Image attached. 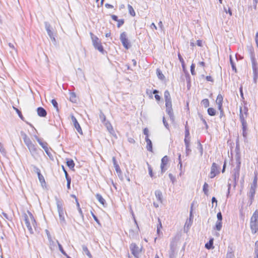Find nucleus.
Returning a JSON list of instances; mask_svg holds the SVG:
<instances>
[{
  "label": "nucleus",
  "mask_w": 258,
  "mask_h": 258,
  "mask_svg": "<svg viewBox=\"0 0 258 258\" xmlns=\"http://www.w3.org/2000/svg\"><path fill=\"white\" fill-rule=\"evenodd\" d=\"M24 221L30 233L33 232V230L36 229L37 226L36 222L30 212H27L24 214Z\"/></svg>",
  "instance_id": "1"
},
{
  "label": "nucleus",
  "mask_w": 258,
  "mask_h": 258,
  "mask_svg": "<svg viewBox=\"0 0 258 258\" xmlns=\"http://www.w3.org/2000/svg\"><path fill=\"white\" fill-rule=\"evenodd\" d=\"M250 228L253 234L258 231V210L254 212L250 218Z\"/></svg>",
  "instance_id": "2"
},
{
  "label": "nucleus",
  "mask_w": 258,
  "mask_h": 258,
  "mask_svg": "<svg viewBox=\"0 0 258 258\" xmlns=\"http://www.w3.org/2000/svg\"><path fill=\"white\" fill-rule=\"evenodd\" d=\"M90 35L94 47L100 52L103 53L104 50L100 39L92 33H90Z\"/></svg>",
  "instance_id": "3"
},
{
  "label": "nucleus",
  "mask_w": 258,
  "mask_h": 258,
  "mask_svg": "<svg viewBox=\"0 0 258 258\" xmlns=\"http://www.w3.org/2000/svg\"><path fill=\"white\" fill-rule=\"evenodd\" d=\"M21 134L24 142L28 148L29 151L31 152L36 151V148H35V145L32 143L28 136L24 132H21Z\"/></svg>",
  "instance_id": "4"
},
{
  "label": "nucleus",
  "mask_w": 258,
  "mask_h": 258,
  "mask_svg": "<svg viewBox=\"0 0 258 258\" xmlns=\"http://www.w3.org/2000/svg\"><path fill=\"white\" fill-rule=\"evenodd\" d=\"M130 249L132 253L136 257H139V254L142 251V248L139 247L136 243H133L130 245Z\"/></svg>",
  "instance_id": "5"
},
{
  "label": "nucleus",
  "mask_w": 258,
  "mask_h": 258,
  "mask_svg": "<svg viewBox=\"0 0 258 258\" xmlns=\"http://www.w3.org/2000/svg\"><path fill=\"white\" fill-rule=\"evenodd\" d=\"M220 173L218 165L215 163H213L211 167L210 177L213 178Z\"/></svg>",
  "instance_id": "6"
},
{
  "label": "nucleus",
  "mask_w": 258,
  "mask_h": 258,
  "mask_svg": "<svg viewBox=\"0 0 258 258\" xmlns=\"http://www.w3.org/2000/svg\"><path fill=\"white\" fill-rule=\"evenodd\" d=\"M165 102L166 111L170 117H172L173 116V110L172 108V101L170 100Z\"/></svg>",
  "instance_id": "7"
},
{
  "label": "nucleus",
  "mask_w": 258,
  "mask_h": 258,
  "mask_svg": "<svg viewBox=\"0 0 258 258\" xmlns=\"http://www.w3.org/2000/svg\"><path fill=\"white\" fill-rule=\"evenodd\" d=\"M120 40L122 43L123 46L126 48L128 49L130 47V43L128 41L126 34L125 32H122L120 36Z\"/></svg>",
  "instance_id": "8"
},
{
  "label": "nucleus",
  "mask_w": 258,
  "mask_h": 258,
  "mask_svg": "<svg viewBox=\"0 0 258 258\" xmlns=\"http://www.w3.org/2000/svg\"><path fill=\"white\" fill-rule=\"evenodd\" d=\"M169 158L167 156H164L161 159V163L160 165L161 172L163 173L166 170V166L168 164Z\"/></svg>",
  "instance_id": "9"
},
{
  "label": "nucleus",
  "mask_w": 258,
  "mask_h": 258,
  "mask_svg": "<svg viewBox=\"0 0 258 258\" xmlns=\"http://www.w3.org/2000/svg\"><path fill=\"white\" fill-rule=\"evenodd\" d=\"M71 119L73 122L75 127L77 130L78 132L81 134H82L83 132H82V128H81L79 122H78L76 118L74 115H72L71 116Z\"/></svg>",
  "instance_id": "10"
},
{
  "label": "nucleus",
  "mask_w": 258,
  "mask_h": 258,
  "mask_svg": "<svg viewBox=\"0 0 258 258\" xmlns=\"http://www.w3.org/2000/svg\"><path fill=\"white\" fill-rule=\"evenodd\" d=\"M223 100V96L220 94H218L216 100V102L218 106L219 109L221 111L222 110Z\"/></svg>",
  "instance_id": "11"
},
{
  "label": "nucleus",
  "mask_w": 258,
  "mask_h": 258,
  "mask_svg": "<svg viewBox=\"0 0 258 258\" xmlns=\"http://www.w3.org/2000/svg\"><path fill=\"white\" fill-rule=\"evenodd\" d=\"M37 114L40 117H45L47 115L46 110L42 107H39L37 109Z\"/></svg>",
  "instance_id": "12"
},
{
  "label": "nucleus",
  "mask_w": 258,
  "mask_h": 258,
  "mask_svg": "<svg viewBox=\"0 0 258 258\" xmlns=\"http://www.w3.org/2000/svg\"><path fill=\"white\" fill-rule=\"evenodd\" d=\"M58 213L60 220L62 222H64L65 221V214H66V212H64L63 209L61 207L58 208Z\"/></svg>",
  "instance_id": "13"
},
{
  "label": "nucleus",
  "mask_w": 258,
  "mask_h": 258,
  "mask_svg": "<svg viewBox=\"0 0 258 258\" xmlns=\"http://www.w3.org/2000/svg\"><path fill=\"white\" fill-rule=\"evenodd\" d=\"M240 120L242 123L243 131H246V122L244 119V116L242 113V111L241 109L240 113Z\"/></svg>",
  "instance_id": "14"
},
{
  "label": "nucleus",
  "mask_w": 258,
  "mask_h": 258,
  "mask_svg": "<svg viewBox=\"0 0 258 258\" xmlns=\"http://www.w3.org/2000/svg\"><path fill=\"white\" fill-rule=\"evenodd\" d=\"M36 173L38 175V179L40 182V183L42 184L45 183V181L44 176L41 174L40 170L39 169H36Z\"/></svg>",
  "instance_id": "15"
},
{
  "label": "nucleus",
  "mask_w": 258,
  "mask_h": 258,
  "mask_svg": "<svg viewBox=\"0 0 258 258\" xmlns=\"http://www.w3.org/2000/svg\"><path fill=\"white\" fill-rule=\"evenodd\" d=\"M145 141L147 143V149L150 152H153L152 143L149 138H145Z\"/></svg>",
  "instance_id": "16"
},
{
  "label": "nucleus",
  "mask_w": 258,
  "mask_h": 258,
  "mask_svg": "<svg viewBox=\"0 0 258 258\" xmlns=\"http://www.w3.org/2000/svg\"><path fill=\"white\" fill-rule=\"evenodd\" d=\"M37 140L41 146L43 148L45 151L47 153L48 148L47 147V144L46 143L42 142L39 138H37Z\"/></svg>",
  "instance_id": "17"
},
{
  "label": "nucleus",
  "mask_w": 258,
  "mask_h": 258,
  "mask_svg": "<svg viewBox=\"0 0 258 258\" xmlns=\"http://www.w3.org/2000/svg\"><path fill=\"white\" fill-rule=\"evenodd\" d=\"M67 165L70 169H74L75 165L74 161L71 159H67Z\"/></svg>",
  "instance_id": "18"
},
{
  "label": "nucleus",
  "mask_w": 258,
  "mask_h": 258,
  "mask_svg": "<svg viewBox=\"0 0 258 258\" xmlns=\"http://www.w3.org/2000/svg\"><path fill=\"white\" fill-rule=\"evenodd\" d=\"M222 227V221H217L216 222V225L214 227V229L216 230L217 231H220V230H221Z\"/></svg>",
  "instance_id": "19"
},
{
  "label": "nucleus",
  "mask_w": 258,
  "mask_h": 258,
  "mask_svg": "<svg viewBox=\"0 0 258 258\" xmlns=\"http://www.w3.org/2000/svg\"><path fill=\"white\" fill-rule=\"evenodd\" d=\"M127 8H128V12H129L130 14L132 16L135 17L136 16V13H135V11L133 8V7L131 5H128Z\"/></svg>",
  "instance_id": "20"
},
{
  "label": "nucleus",
  "mask_w": 258,
  "mask_h": 258,
  "mask_svg": "<svg viewBox=\"0 0 258 258\" xmlns=\"http://www.w3.org/2000/svg\"><path fill=\"white\" fill-rule=\"evenodd\" d=\"M48 239H49V247L51 249H52L54 248V247L55 246V242L54 241H53L52 240L50 235H48Z\"/></svg>",
  "instance_id": "21"
},
{
  "label": "nucleus",
  "mask_w": 258,
  "mask_h": 258,
  "mask_svg": "<svg viewBox=\"0 0 258 258\" xmlns=\"http://www.w3.org/2000/svg\"><path fill=\"white\" fill-rule=\"evenodd\" d=\"M96 197L101 204H102V205H104L105 204V200L103 198L101 195L98 194L96 195Z\"/></svg>",
  "instance_id": "22"
},
{
  "label": "nucleus",
  "mask_w": 258,
  "mask_h": 258,
  "mask_svg": "<svg viewBox=\"0 0 258 258\" xmlns=\"http://www.w3.org/2000/svg\"><path fill=\"white\" fill-rule=\"evenodd\" d=\"M208 113L210 116H214L216 114V110L212 107L209 108L207 110Z\"/></svg>",
  "instance_id": "23"
},
{
  "label": "nucleus",
  "mask_w": 258,
  "mask_h": 258,
  "mask_svg": "<svg viewBox=\"0 0 258 258\" xmlns=\"http://www.w3.org/2000/svg\"><path fill=\"white\" fill-rule=\"evenodd\" d=\"M83 250L84 251V252L89 257V258H92V255L90 253V252L89 251L88 248H87V246H83Z\"/></svg>",
  "instance_id": "24"
},
{
  "label": "nucleus",
  "mask_w": 258,
  "mask_h": 258,
  "mask_svg": "<svg viewBox=\"0 0 258 258\" xmlns=\"http://www.w3.org/2000/svg\"><path fill=\"white\" fill-rule=\"evenodd\" d=\"M164 99L165 101L171 100L170 93L168 90L164 92Z\"/></svg>",
  "instance_id": "25"
},
{
  "label": "nucleus",
  "mask_w": 258,
  "mask_h": 258,
  "mask_svg": "<svg viewBox=\"0 0 258 258\" xmlns=\"http://www.w3.org/2000/svg\"><path fill=\"white\" fill-rule=\"evenodd\" d=\"M113 162H114V167H115L116 171L117 172L120 173L121 172V170L120 169L119 166L116 163V160H115L114 157L113 158Z\"/></svg>",
  "instance_id": "26"
},
{
  "label": "nucleus",
  "mask_w": 258,
  "mask_h": 258,
  "mask_svg": "<svg viewBox=\"0 0 258 258\" xmlns=\"http://www.w3.org/2000/svg\"><path fill=\"white\" fill-rule=\"evenodd\" d=\"M213 239L212 238L211 239L209 242L207 243L206 244H205V247L209 249H211V248L213 247Z\"/></svg>",
  "instance_id": "27"
},
{
  "label": "nucleus",
  "mask_w": 258,
  "mask_h": 258,
  "mask_svg": "<svg viewBox=\"0 0 258 258\" xmlns=\"http://www.w3.org/2000/svg\"><path fill=\"white\" fill-rule=\"evenodd\" d=\"M158 224L157 226V232L158 234H159L160 232V230L162 228V223L161 220L158 218Z\"/></svg>",
  "instance_id": "28"
},
{
  "label": "nucleus",
  "mask_w": 258,
  "mask_h": 258,
  "mask_svg": "<svg viewBox=\"0 0 258 258\" xmlns=\"http://www.w3.org/2000/svg\"><path fill=\"white\" fill-rule=\"evenodd\" d=\"M201 104L205 108H207L209 106V101L208 99H203L201 101Z\"/></svg>",
  "instance_id": "29"
},
{
  "label": "nucleus",
  "mask_w": 258,
  "mask_h": 258,
  "mask_svg": "<svg viewBox=\"0 0 258 258\" xmlns=\"http://www.w3.org/2000/svg\"><path fill=\"white\" fill-rule=\"evenodd\" d=\"M209 185L207 182H205L203 185V190L205 194L208 195Z\"/></svg>",
  "instance_id": "30"
},
{
  "label": "nucleus",
  "mask_w": 258,
  "mask_h": 258,
  "mask_svg": "<svg viewBox=\"0 0 258 258\" xmlns=\"http://www.w3.org/2000/svg\"><path fill=\"white\" fill-rule=\"evenodd\" d=\"M241 109L242 111V113L244 115V118L246 117L247 116V115L248 109L245 106H244L243 108H240V114L241 113Z\"/></svg>",
  "instance_id": "31"
},
{
  "label": "nucleus",
  "mask_w": 258,
  "mask_h": 258,
  "mask_svg": "<svg viewBox=\"0 0 258 258\" xmlns=\"http://www.w3.org/2000/svg\"><path fill=\"white\" fill-rule=\"evenodd\" d=\"M157 76H158V78L160 80H164V79L165 77L163 75V74L162 73L161 71L159 69H157Z\"/></svg>",
  "instance_id": "32"
},
{
  "label": "nucleus",
  "mask_w": 258,
  "mask_h": 258,
  "mask_svg": "<svg viewBox=\"0 0 258 258\" xmlns=\"http://www.w3.org/2000/svg\"><path fill=\"white\" fill-rule=\"evenodd\" d=\"M13 108L16 111V112L17 113V114L19 115V116L20 117V118L21 119H22V120H24V118L21 112L17 108H16L14 106H13Z\"/></svg>",
  "instance_id": "33"
},
{
  "label": "nucleus",
  "mask_w": 258,
  "mask_h": 258,
  "mask_svg": "<svg viewBox=\"0 0 258 258\" xmlns=\"http://www.w3.org/2000/svg\"><path fill=\"white\" fill-rule=\"evenodd\" d=\"M56 242L57 243L58 248L60 252L64 255H67L66 252L63 250L62 245L56 240Z\"/></svg>",
  "instance_id": "34"
},
{
  "label": "nucleus",
  "mask_w": 258,
  "mask_h": 258,
  "mask_svg": "<svg viewBox=\"0 0 258 258\" xmlns=\"http://www.w3.org/2000/svg\"><path fill=\"white\" fill-rule=\"evenodd\" d=\"M158 93V91H157V90H154L153 91V93L155 94V99L157 101H159L161 100V97L159 95L157 94V93Z\"/></svg>",
  "instance_id": "35"
},
{
  "label": "nucleus",
  "mask_w": 258,
  "mask_h": 258,
  "mask_svg": "<svg viewBox=\"0 0 258 258\" xmlns=\"http://www.w3.org/2000/svg\"><path fill=\"white\" fill-rule=\"evenodd\" d=\"M51 102L53 107L56 109L57 111H58V106L56 100L52 99Z\"/></svg>",
  "instance_id": "36"
},
{
  "label": "nucleus",
  "mask_w": 258,
  "mask_h": 258,
  "mask_svg": "<svg viewBox=\"0 0 258 258\" xmlns=\"http://www.w3.org/2000/svg\"><path fill=\"white\" fill-rule=\"evenodd\" d=\"M156 198H157L158 200L160 202H162V198H161V196H162V194L160 192H156Z\"/></svg>",
  "instance_id": "37"
},
{
  "label": "nucleus",
  "mask_w": 258,
  "mask_h": 258,
  "mask_svg": "<svg viewBox=\"0 0 258 258\" xmlns=\"http://www.w3.org/2000/svg\"><path fill=\"white\" fill-rule=\"evenodd\" d=\"M67 181V188L68 189L71 188V178L70 177H68L66 178Z\"/></svg>",
  "instance_id": "38"
},
{
  "label": "nucleus",
  "mask_w": 258,
  "mask_h": 258,
  "mask_svg": "<svg viewBox=\"0 0 258 258\" xmlns=\"http://www.w3.org/2000/svg\"><path fill=\"white\" fill-rule=\"evenodd\" d=\"M195 64L192 63L190 66V71H191V74L192 75H195L196 74L195 72Z\"/></svg>",
  "instance_id": "39"
},
{
  "label": "nucleus",
  "mask_w": 258,
  "mask_h": 258,
  "mask_svg": "<svg viewBox=\"0 0 258 258\" xmlns=\"http://www.w3.org/2000/svg\"><path fill=\"white\" fill-rule=\"evenodd\" d=\"M117 26L118 28H119L124 23V20L123 19L118 20V21H117Z\"/></svg>",
  "instance_id": "40"
},
{
  "label": "nucleus",
  "mask_w": 258,
  "mask_h": 258,
  "mask_svg": "<svg viewBox=\"0 0 258 258\" xmlns=\"http://www.w3.org/2000/svg\"><path fill=\"white\" fill-rule=\"evenodd\" d=\"M184 141L185 146H190V138H184Z\"/></svg>",
  "instance_id": "41"
},
{
  "label": "nucleus",
  "mask_w": 258,
  "mask_h": 258,
  "mask_svg": "<svg viewBox=\"0 0 258 258\" xmlns=\"http://www.w3.org/2000/svg\"><path fill=\"white\" fill-rule=\"evenodd\" d=\"M190 138L189 132L188 127L185 126V138Z\"/></svg>",
  "instance_id": "42"
},
{
  "label": "nucleus",
  "mask_w": 258,
  "mask_h": 258,
  "mask_svg": "<svg viewBox=\"0 0 258 258\" xmlns=\"http://www.w3.org/2000/svg\"><path fill=\"white\" fill-rule=\"evenodd\" d=\"M198 147H199V149L201 153V155H202L203 153V149L202 145L201 144V143L200 142H198Z\"/></svg>",
  "instance_id": "43"
},
{
  "label": "nucleus",
  "mask_w": 258,
  "mask_h": 258,
  "mask_svg": "<svg viewBox=\"0 0 258 258\" xmlns=\"http://www.w3.org/2000/svg\"><path fill=\"white\" fill-rule=\"evenodd\" d=\"M217 219H218L217 221H222V214H221V213L220 212L217 213Z\"/></svg>",
  "instance_id": "44"
},
{
  "label": "nucleus",
  "mask_w": 258,
  "mask_h": 258,
  "mask_svg": "<svg viewBox=\"0 0 258 258\" xmlns=\"http://www.w3.org/2000/svg\"><path fill=\"white\" fill-rule=\"evenodd\" d=\"M144 135L146 136L145 138H149V130L147 128H145L143 130Z\"/></svg>",
  "instance_id": "45"
},
{
  "label": "nucleus",
  "mask_w": 258,
  "mask_h": 258,
  "mask_svg": "<svg viewBox=\"0 0 258 258\" xmlns=\"http://www.w3.org/2000/svg\"><path fill=\"white\" fill-rule=\"evenodd\" d=\"M255 253L258 254V240L255 242Z\"/></svg>",
  "instance_id": "46"
},
{
  "label": "nucleus",
  "mask_w": 258,
  "mask_h": 258,
  "mask_svg": "<svg viewBox=\"0 0 258 258\" xmlns=\"http://www.w3.org/2000/svg\"><path fill=\"white\" fill-rule=\"evenodd\" d=\"M76 202L77 206V207H78V209H79V211L80 213L81 214H82V210H81V209L80 208V204H79V202H78V199H76Z\"/></svg>",
  "instance_id": "47"
},
{
  "label": "nucleus",
  "mask_w": 258,
  "mask_h": 258,
  "mask_svg": "<svg viewBox=\"0 0 258 258\" xmlns=\"http://www.w3.org/2000/svg\"><path fill=\"white\" fill-rule=\"evenodd\" d=\"M178 57L181 63H183L184 61L183 58L182 57L180 53L179 52L178 53Z\"/></svg>",
  "instance_id": "48"
},
{
  "label": "nucleus",
  "mask_w": 258,
  "mask_h": 258,
  "mask_svg": "<svg viewBox=\"0 0 258 258\" xmlns=\"http://www.w3.org/2000/svg\"><path fill=\"white\" fill-rule=\"evenodd\" d=\"M206 79L207 81H209V82H213L214 81L213 78L210 76H207L206 77Z\"/></svg>",
  "instance_id": "49"
},
{
  "label": "nucleus",
  "mask_w": 258,
  "mask_h": 258,
  "mask_svg": "<svg viewBox=\"0 0 258 258\" xmlns=\"http://www.w3.org/2000/svg\"><path fill=\"white\" fill-rule=\"evenodd\" d=\"M0 152L1 153H4L5 152V148L3 147V145L1 142H0Z\"/></svg>",
  "instance_id": "50"
},
{
  "label": "nucleus",
  "mask_w": 258,
  "mask_h": 258,
  "mask_svg": "<svg viewBox=\"0 0 258 258\" xmlns=\"http://www.w3.org/2000/svg\"><path fill=\"white\" fill-rule=\"evenodd\" d=\"M61 167H62V170H63V172L64 173L66 178V177H69V175H68V172H67V171H66V170L65 169V168H64V166L62 165V166H61Z\"/></svg>",
  "instance_id": "51"
},
{
  "label": "nucleus",
  "mask_w": 258,
  "mask_h": 258,
  "mask_svg": "<svg viewBox=\"0 0 258 258\" xmlns=\"http://www.w3.org/2000/svg\"><path fill=\"white\" fill-rule=\"evenodd\" d=\"M197 44L199 46H203V41L201 40H198L197 41Z\"/></svg>",
  "instance_id": "52"
},
{
  "label": "nucleus",
  "mask_w": 258,
  "mask_h": 258,
  "mask_svg": "<svg viewBox=\"0 0 258 258\" xmlns=\"http://www.w3.org/2000/svg\"><path fill=\"white\" fill-rule=\"evenodd\" d=\"M105 7L107 9H113L114 7L113 6L109 4H106Z\"/></svg>",
  "instance_id": "53"
},
{
  "label": "nucleus",
  "mask_w": 258,
  "mask_h": 258,
  "mask_svg": "<svg viewBox=\"0 0 258 258\" xmlns=\"http://www.w3.org/2000/svg\"><path fill=\"white\" fill-rule=\"evenodd\" d=\"M189 147H190V146H185V148H186V153L187 154H188L191 152V150H190Z\"/></svg>",
  "instance_id": "54"
},
{
  "label": "nucleus",
  "mask_w": 258,
  "mask_h": 258,
  "mask_svg": "<svg viewBox=\"0 0 258 258\" xmlns=\"http://www.w3.org/2000/svg\"><path fill=\"white\" fill-rule=\"evenodd\" d=\"M255 43H256V46L258 48V32H257L255 34Z\"/></svg>",
  "instance_id": "55"
},
{
  "label": "nucleus",
  "mask_w": 258,
  "mask_h": 258,
  "mask_svg": "<svg viewBox=\"0 0 258 258\" xmlns=\"http://www.w3.org/2000/svg\"><path fill=\"white\" fill-rule=\"evenodd\" d=\"M91 215H92V217H93L94 219L95 220V221L96 222H97L98 223H99V220L97 219V217L94 214V213H91Z\"/></svg>",
  "instance_id": "56"
},
{
  "label": "nucleus",
  "mask_w": 258,
  "mask_h": 258,
  "mask_svg": "<svg viewBox=\"0 0 258 258\" xmlns=\"http://www.w3.org/2000/svg\"><path fill=\"white\" fill-rule=\"evenodd\" d=\"M149 174L151 176V177H153V172H152V169L151 167H149Z\"/></svg>",
  "instance_id": "57"
},
{
  "label": "nucleus",
  "mask_w": 258,
  "mask_h": 258,
  "mask_svg": "<svg viewBox=\"0 0 258 258\" xmlns=\"http://www.w3.org/2000/svg\"><path fill=\"white\" fill-rule=\"evenodd\" d=\"M230 63H231V64L233 70H234L236 71V67H235L233 62L232 61L231 58H230Z\"/></svg>",
  "instance_id": "58"
},
{
  "label": "nucleus",
  "mask_w": 258,
  "mask_h": 258,
  "mask_svg": "<svg viewBox=\"0 0 258 258\" xmlns=\"http://www.w3.org/2000/svg\"><path fill=\"white\" fill-rule=\"evenodd\" d=\"M111 18L115 21H118L117 17L114 15H111Z\"/></svg>",
  "instance_id": "59"
},
{
  "label": "nucleus",
  "mask_w": 258,
  "mask_h": 258,
  "mask_svg": "<svg viewBox=\"0 0 258 258\" xmlns=\"http://www.w3.org/2000/svg\"><path fill=\"white\" fill-rule=\"evenodd\" d=\"M163 123H164V124L165 125V126L168 128V123L166 122V121H165V118L163 117Z\"/></svg>",
  "instance_id": "60"
},
{
  "label": "nucleus",
  "mask_w": 258,
  "mask_h": 258,
  "mask_svg": "<svg viewBox=\"0 0 258 258\" xmlns=\"http://www.w3.org/2000/svg\"><path fill=\"white\" fill-rule=\"evenodd\" d=\"M199 64H200L201 66H202V67H205V62H204V61H200V62H199Z\"/></svg>",
  "instance_id": "61"
},
{
  "label": "nucleus",
  "mask_w": 258,
  "mask_h": 258,
  "mask_svg": "<svg viewBox=\"0 0 258 258\" xmlns=\"http://www.w3.org/2000/svg\"><path fill=\"white\" fill-rule=\"evenodd\" d=\"M226 162H225L224 163V165H223L222 170V172L223 173L225 172V167H226Z\"/></svg>",
  "instance_id": "62"
},
{
  "label": "nucleus",
  "mask_w": 258,
  "mask_h": 258,
  "mask_svg": "<svg viewBox=\"0 0 258 258\" xmlns=\"http://www.w3.org/2000/svg\"><path fill=\"white\" fill-rule=\"evenodd\" d=\"M9 46L11 48H13V49H15V46H14V45L13 44H12V43H9Z\"/></svg>",
  "instance_id": "63"
},
{
  "label": "nucleus",
  "mask_w": 258,
  "mask_h": 258,
  "mask_svg": "<svg viewBox=\"0 0 258 258\" xmlns=\"http://www.w3.org/2000/svg\"><path fill=\"white\" fill-rule=\"evenodd\" d=\"M132 62L133 63L134 66H136L137 65V61L135 59H132Z\"/></svg>",
  "instance_id": "64"
}]
</instances>
